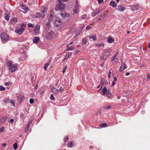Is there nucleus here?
I'll list each match as a JSON object with an SVG mask.
<instances>
[{
  "label": "nucleus",
  "instance_id": "obj_31",
  "mask_svg": "<svg viewBox=\"0 0 150 150\" xmlns=\"http://www.w3.org/2000/svg\"><path fill=\"white\" fill-rule=\"evenodd\" d=\"M33 120V118H31L30 119L29 121V122L28 123L27 125L28 127H29L30 126V124L32 122V121Z\"/></svg>",
  "mask_w": 150,
  "mask_h": 150
},
{
  "label": "nucleus",
  "instance_id": "obj_10",
  "mask_svg": "<svg viewBox=\"0 0 150 150\" xmlns=\"http://www.w3.org/2000/svg\"><path fill=\"white\" fill-rule=\"evenodd\" d=\"M40 40V38L38 37H35L33 39V42L35 43H37Z\"/></svg>",
  "mask_w": 150,
  "mask_h": 150
},
{
  "label": "nucleus",
  "instance_id": "obj_64",
  "mask_svg": "<svg viewBox=\"0 0 150 150\" xmlns=\"http://www.w3.org/2000/svg\"><path fill=\"white\" fill-rule=\"evenodd\" d=\"M117 81V79L116 76L114 77V80L113 81L116 82Z\"/></svg>",
  "mask_w": 150,
  "mask_h": 150
},
{
  "label": "nucleus",
  "instance_id": "obj_23",
  "mask_svg": "<svg viewBox=\"0 0 150 150\" xmlns=\"http://www.w3.org/2000/svg\"><path fill=\"white\" fill-rule=\"evenodd\" d=\"M12 63V61L11 60H8L6 63L7 66L8 67H9L10 68L11 67Z\"/></svg>",
  "mask_w": 150,
  "mask_h": 150
},
{
  "label": "nucleus",
  "instance_id": "obj_60",
  "mask_svg": "<svg viewBox=\"0 0 150 150\" xmlns=\"http://www.w3.org/2000/svg\"><path fill=\"white\" fill-rule=\"evenodd\" d=\"M73 11L74 13L76 14L77 12V10L76 9H75L73 10Z\"/></svg>",
  "mask_w": 150,
  "mask_h": 150
},
{
  "label": "nucleus",
  "instance_id": "obj_4",
  "mask_svg": "<svg viewBox=\"0 0 150 150\" xmlns=\"http://www.w3.org/2000/svg\"><path fill=\"white\" fill-rule=\"evenodd\" d=\"M56 20L58 23H59V24H57L56 22H55L54 23V26L55 27H58L61 24V23L63 22V21L61 18H60L59 19L58 18V19H57Z\"/></svg>",
  "mask_w": 150,
  "mask_h": 150
},
{
  "label": "nucleus",
  "instance_id": "obj_58",
  "mask_svg": "<svg viewBox=\"0 0 150 150\" xmlns=\"http://www.w3.org/2000/svg\"><path fill=\"white\" fill-rule=\"evenodd\" d=\"M91 28V27L89 26V25H87L86 28V30H88L90 29Z\"/></svg>",
  "mask_w": 150,
  "mask_h": 150
},
{
  "label": "nucleus",
  "instance_id": "obj_45",
  "mask_svg": "<svg viewBox=\"0 0 150 150\" xmlns=\"http://www.w3.org/2000/svg\"><path fill=\"white\" fill-rule=\"evenodd\" d=\"M50 99L52 100H55V98L53 96V94H52L50 97Z\"/></svg>",
  "mask_w": 150,
  "mask_h": 150
},
{
  "label": "nucleus",
  "instance_id": "obj_34",
  "mask_svg": "<svg viewBox=\"0 0 150 150\" xmlns=\"http://www.w3.org/2000/svg\"><path fill=\"white\" fill-rule=\"evenodd\" d=\"M82 42L83 44H86L87 42L86 39V38L83 39V40Z\"/></svg>",
  "mask_w": 150,
  "mask_h": 150
},
{
  "label": "nucleus",
  "instance_id": "obj_26",
  "mask_svg": "<svg viewBox=\"0 0 150 150\" xmlns=\"http://www.w3.org/2000/svg\"><path fill=\"white\" fill-rule=\"evenodd\" d=\"M104 54L105 55L109 56L110 54V52L109 50H105L104 51Z\"/></svg>",
  "mask_w": 150,
  "mask_h": 150
},
{
  "label": "nucleus",
  "instance_id": "obj_38",
  "mask_svg": "<svg viewBox=\"0 0 150 150\" xmlns=\"http://www.w3.org/2000/svg\"><path fill=\"white\" fill-rule=\"evenodd\" d=\"M5 88L2 85L0 86V91H4L5 90Z\"/></svg>",
  "mask_w": 150,
  "mask_h": 150
},
{
  "label": "nucleus",
  "instance_id": "obj_35",
  "mask_svg": "<svg viewBox=\"0 0 150 150\" xmlns=\"http://www.w3.org/2000/svg\"><path fill=\"white\" fill-rule=\"evenodd\" d=\"M13 147L14 149L15 150L16 149L18 148L17 144L16 143H15L13 144Z\"/></svg>",
  "mask_w": 150,
  "mask_h": 150
},
{
  "label": "nucleus",
  "instance_id": "obj_52",
  "mask_svg": "<svg viewBox=\"0 0 150 150\" xmlns=\"http://www.w3.org/2000/svg\"><path fill=\"white\" fill-rule=\"evenodd\" d=\"M67 65H66V66H65V67H64V70H63V71H62V72H63V73H64L65 72V70L67 69Z\"/></svg>",
  "mask_w": 150,
  "mask_h": 150
},
{
  "label": "nucleus",
  "instance_id": "obj_14",
  "mask_svg": "<svg viewBox=\"0 0 150 150\" xmlns=\"http://www.w3.org/2000/svg\"><path fill=\"white\" fill-rule=\"evenodd\" d=\"M17 66L16 64H13L12 66L11 69V72H13L15 71L16 69Z\"/></svg>",
  "mask_w": 150,
  "mask_h": 150
},
{
  "label": "nucleus",
  "instance_id": "obj_28",
  "mask_svg": "<svg viewBox=\"0 0 150 150\" xmlns=\"http://www.w3.org/2000/svg\"><path fill=\"white\" fill-rule=\"evenodd\" d=\"M21 29L22 30L24 31V30L25 29L26 26L24 23L21 24Z\"/></svg>",
  "mask_w": 150,
  "mask_h": 150
},
{
  "label": "nucleus",
  "instance_id": "obj_50",
  "mask_svg": "<svg viewBox=\"0 0 150 150\" xmlns=\"http://www.w3.org/2000/svg\"><path fill=\"white\" fill-rule=\"evenodd\" d=\"M4 131V127H2L0 128V132H3Z\"/></svg>",
  "mask_w": 150,
  "mask_h": 150
},
{
  "label": "nucleus",
  "instance_id": "obj_62",
  "mask_svg": "<svg viewBox=\"0 0 150 150\" xmlns=\"http://www.w3.org/2000/svg\"><path fill=\"white\" fill-rule=\"evenodd\" d=\"M98 1L99 4L101 3L103 1V0H98Z\"/></svg>",
  "mask_w": 150,
  "mask_h": 150
},
{
  "label": "nucleus",
  "instance_id": "obj_5",
  "mask_svg": "<svg viewBox=\"0 0 150 150\" xmlns=\"http://www.w3.org/2000/svg\"><path fill=\"white\" fill-rule=\"evenodd\" d=\"M60 14V15L62 16L63 17H64L66 18H68L69 16V13H66L65 10L62 13H61Z\"/></svg>",
  "mask_w": 150,
  "mask_h": 150
},
{
  "label": "nucleus",
  "instance_id": "obj_29",
  "mask_svg": "<svg viewBox=\"0 0 150 150\" xmlns=\"http://www.w3.org/2000/svg\"><path fill=\"white\" fill-rule=\"evenodd\" d=\"M50 62L49 61L48 62H47L46 64H45L44 67V69L45 70H46L47 69V68L49 66V65Z\"/></svg>",
  "mask_w": 150,
  "mask_h": 150
},
{
  "label": "nucleus",
  "instance_id": "obj_18",
  "mask_svg": "<svg viewBox=\"0 0 150 150\" xmlns=\"http://www.w3.org/2000/svg\"><path fill=\"white\" fill-rule=\"evenodd\" d=\"M139 7L138 6H137V5H136L133 6H132V10L137 11L139 10Z\"/></svg>",
  "mask_w": 150,
  "mask_h": 150
},
{
  "label": "nucleus",
  "instance_id": "obj_48",
  "mask_svg": "<svg viewBox=\"0 0 150 150\" xmlns=\"http://www.w3.org/2000/svg\"><path fill=\"white\" fill-rule=\"evenodd\" d=\"M24 114L23 112L21 113L20 114V117L21 119H23V116Z\"/></svg>",
  "mask_w": 150,
  "mask_h": 150
},
{
  "label": "nucleus",
  "instance_id": "obj_63",
  "mask_svg": "<svg viewBox=\"0 0 150 150\" xmlns=\"http://www.w3.org/2000/svg\"><path fill=\"white\" fill-rule=\"evenodd\" d=\"M115 82L113 81L112 83V86H114L115 84Z\"/></svg>",
  "mask_w": 150,
  "mask_h": 150
},
{
  "label": "nucleus",
  "instance_id": "obj_53",
  "mask_svg": "<svg viewBox=\"0 0 150 150\" xmlns=\"http://www.w3.org/2000/svg\"><path fill=\"white\" fill-rule=\"evenodd\" d=\"M14 121V120L13 119H11L9 121H8L9 123H13V122Z\"/></svg>",
  "mask_w": 150,
  "mask_h": 150
},
{
  "label": "nucleus",
  "instance_id": "obj_1",
  "mask_svg": "<svg viewBox=\"0 0 150 150\" xmlns=\"http://www.w3.org/2000/svg\"><path fill=\"white\" fill-rule=\"evenodd\" d=\"M59 4L57 5L55 9L56 11L60 10L62 13L66 9L65 4L61 2L60 0H58Z\"/></svg>",
  "mask_w": 150,
  "mask_h": 150
},
{
  "label": "nucleus",
  "instance_id": "obj_41",
  "mask_svg": "<svg viewBox=\"0 0 150 150\" xmlns=\"http://www.w3.org/2000/svg\"><path fill=\"white\" fill-rule=\"evenodd\" d=\"M50 26L46 25L45 27V30L46 31H48L50 28Z\"/></svg>",
  "mask_w": 150,
  "mask_h": 150
},
{
  "label": "nucleus",
  "instance_id": "obj_12",
  "mask_svg": "<svg viewBox=\"0 0 150 150\" xmlns=\"http://www.w3.org/2000/svg\"><path fill=\"white\" fill-rule=\"evenodd\" d=\"M108 90L106 87H104L102 89V94L104 96L105 95V94L108 92Z\"/></svg>",
  "mask_w": 150,
  "mask_h": 150
},
{
  "label": "nucleus",
  "instance_id": "obj_47",
  "mask_svg": "<svg viewBox=\"0 0 150 150\" xmlns=\"http://www.w3.org/2000/svg\"><path fill=\"white\" fill-rule=\"evenodd\" d=\"M29 102H30V103L31 104H33V102H34V100L33 98H30V100H29Z\"/></svg>",
  "mask_w": 150,
  "mask_h": 150
},
{
  "label": "nucleus",
  "instance_id": "obj_42",
  "mask_svg": "<svg viewBox=\"0 0 150 150\" xmlns=\"http://www.w3.org/2000/svg\"><path fill=\"white\" fill-rule=\"evenodd\" d=\"M4 18L7 21H8L9 20V16L8 14H6V15L4 16Z\"/></svg>",
  "mask_w": 150,
  "mask_h": 150
},
{
  "label": "nucleus",
  "instance_id": "obj_9",
  "mask_svg": "<svg viewBox=\"0 0 150 150\" xmlns=\"http://www.w3.org/2000/svg\"><path fill=\"white\" fill-rule=\"evenodd\" d=\"M110 5L113 8H115L117 6V4L115 1H112L110 2Z\"/></svg>",
  "mask_w": 150,
  "mask_h": 150
},
{
  "label": "nucleus",
  "instance_id": "obj_19",
  "mask_svg": "<svg viewBox=\"0 0 150 150\" xmlns=\"http://www.w3.org/2000/svg\"><path fill=\"white\" fill-rule=\"evenodd\" d=\"M17 21V18L16 17H13L11 20V22L13 25L15 24Z\"/></svg>",
  "mask_w": 150,
  "mask_h": 150
},
{
  "label": "nucleus",
  "instance_id": "obj_36",
  "mask_svg": "<svg viewBox=\"0 0 150 150\" xmlns=\"http://www.w3.org/2000/svg\"><path fill=\"white\" fill-rule=\"evenodd\" d=\"M89 39H91L92 38L94 40H96V36H90L89 37Z\"/></svg>",
  "mask_w": 150,
  "mask_h": 150
},
{
  "label": "nucleus",
  "instance_id": "obj_39",
  "mask_svg": "<svg viewBox=\"0 0 150 150\" xmlns=\"http://www.w3.org/2000/svg\"><path fill=\"white\" fill-rule=\"evenodd\" d=\"M111 107V105H109L108 106H105L104 107V109L105 110L108 109V108H110Z\"/></svg>",
  "mask_w": 150,
  "mask_h": 150
},
{
  "label": "nucleus",
  "instance_id": "obj_6",
  "mask_svg": "<svg viewBox=\"0 0 150 150\" xmlns=\"http://www.w3.org/2000/svg\"><path fill=\"white\" fill-rule=\"evenodd\" d=\"M126 65L124 63H122L121 64V66L120 68V72H122L124 69L126 68Z\"/></svg>",
  "mask_w": 150,
  "mask_h": 150
},
{
  "label": "nucleus",
  "instance_id": "obj_44",
  "mask_svg": "<svg viewBox=\"0 0 150 150\" xmlns=\"http://www.w3.org/2000/svg\"><path fill=\"white\" fill-rule=\"evenodd\" d=\"M10 102L13 104L14 106H15V100H10Z\"/></svg>",
  "mask_w": 150,
  "mask_h": 150
},
{
  "label": "nucleus",
  "instance_id": "obj_32",
  "mask_svg": "<svg viewBox=\"0 0 150 150\" xmlns=\"http://www.w3.org/2000/svg\"><path fill=\"white\" fill-rule=\"evenodd\" d=\"M68 143V145L69 146H70L71 147H72L73 146V144L72 142H69Z\"/></svg>",
  "mask_w": 150,
  "mask_h": 150
},
{
  "label": "nucleus",
  "instance_id": "obj_30",
  "mask_svg": "<svg viewBox=\"0 0 150 150\" xmlns=\"http://www.w3.org/2000/svg\"><path fill=\"white\" fill-rule=\"evenodd\" d=\"M108 56L105 55L104 54L100 56L101 58L103 59L104 60H105Z\"/></svg>",
  "mask_w": 150,
  "mask_h": 150
},
{
  "label": "nucleus",
  "instance_id": "obj_61",
  "mask_svg": "<svg viewBox=\"0 0 150 150\" xmlns=\"http://www.w3.org/2000/svg\"><path fill=\"white\" fill-rule=\"evenodd\" d=\"M68 137H67L64 140V142H67L68 140Z\"/></svg>",
  "mask_w": 150,
  "mask_h": 150
},
{
  "label": "nucleus",
  "instance_id": "obj_37",
  "mask_svg": "<svg viewBox=\"0 0 150 150\" xmlns=\"http://www.w3.org/2000/svg\"><path fill=\"white\" fill-rule=\"evenodd\" d=\"M28 26L29 28H33L34 26V24L29 23L28 24Z\"/></svg>",
  "mask_w": 150,
  "mask_h": 150
},
{
  "label": "nucleus",
  "instance_id": "obj_20",
  "mask_svg": "<svg viewBox=\"0 0 150 150\" xmlns=\"http://www.w3.org/2000/svg\"><path fill=\"white\" fill-rule=\"evenodd\" d=\"M54 93H58L59 92V90L57 89L56 88L53 87L51 90Z\"/></svg>",
  "mask_w": 150,
  "mask_h": 150
},
{
  "label": "nucleus",
  "instance_id": "obj_2",
  "mask_svg": "<svg viewBox=\"0 0 150 150\" xmlns=\"http://www.w3.org/2000/svg\"><path fill=\"white\" fill-rule=\"evenodd\" d=\"M1 38L3 42H7L9 39L8 35L6 33H3L0 35Z\"/></svg>",
  "mask_w": 150,
  "mask_h": 150
},
{
  "label": "nucleus",
  "instance_id": "obj_49",
  "mask_svg": "<svg viewBox=\"0 0 150 150\" xmlns=\"http://www.w3.org/2000/svg\"><path fill=\"white\" fill-rule=\"evenodd\" d=\"M96 45L98 47L102 46H103L104 45V44L103 43H101V44H96Z\"/></svg>",
  "mask_w": 150,
  "mask_h": 150
},
{
  "label": "nucleus",
  "instance_id": "obj_22",
  "mask_svg": "<svg viewBox=\"0 0 150 150\" xmlns=\"http://www.w3.org/2000/svg\"><path fill=\"white\" fill-rule=\"evenodd\" d=\"M114 41V40L110 37H108L107 42L108 43H111Z\"/></svg>",
  "mask_w": 150,
  "mask_h": 150
},
{
  "label": "nucleus",
  "instance_id": "obj_16",
  "mask_svg": "<svg viewBox=\"0 0 150 150\" xmlns=\"http://www.w3.org/2000/svg\"><path fill=\"white\" fill-rule=\"evenodd\" d=\"M117 7L119 8H117L119 10L121 11H123L125 9V8L121 5H118Z\"/></svg>",
  "mask_w": 150,
  "mask_h": 150
},
{
  "label": "nucleus",
  "instance_id": "obj_59",
  "mask_svg": "<svg viewBox=\"0 0 150 150\" xmlns=\"http://www.w3.org/2000/svg\"><path fill=\"white\" fill-rule=\"evenodd\" d=\"M147 79H150V74L149 73H148L147 76ZM148 80V79H147Z\"/></svg>",
  "mask_w": 150,
  "mask_h": 150
},
{
  "label": "nucleus",
  "instance_id": "obj_55",
  "mask_svg": "<svg viewBox=\"0 0 150 150\" xmlns=\"http://www.w3.org/2000/svg\"><path fill=\"white\" fill-rule=\"evenodd\" d=\"M11 83L6 82L5 83V85L6 86H9Z\"/></svg>",
  "mask_w": 150,
  "mask_h": 150
},
{
  "label": "nucleus",
  "instance_id": "obj_57",
  "mask_svg": "<svg viewBox=\"0 0 150 150\" xmlns=\"http://www.w3.org/2000/svg\"><path fill=\"white\" fill-rule=\"evenodd\" d=\"M46 25L49 26H50V21H48Z\"/></svg>",
  "mask_w": 150,
  "mask_h": 150
},
{
  "label": "nucleus",
  "instance_id": "obj_54",
  "mask_svg": "<svg viewBox=\"0 0 150 150\" xmlns=\"http://www.w3.org/2000/svg\"><path fill=\"white\" fill-rule=\"evenodd\" d=\"M29 127H27V128H25V132H28L29 130Z\"/></svg>",
  "mask_w": 150,
  "mask_h": 150
},
{
  "label": "nucleus",
  "instance_id": "obj_46",
  "mask_svg": "<svg viewBox=\"0 0 150 150\" xmlns=\"http://www.w3.org/2000/svg\"><path fill=\"white\" fill-rule=\"evenodd\" d=\"M40 17V13H37L35 16V17L36 18H38Z\"/></svg>",
  "mask_w": 150,
  "mask_h": 150
},
{
  "label": "nucleus",
  "instance_id": "obj_7",
  "mask_svg": "<svg viewBox=\"0 0 150 150\" xmlns=\"http://www.w3.org/2000/svg\"><path fill=\"white\" fill-rule=\"evenodd\" d=\"M23 97V93H20L18 96V100L19 103H21L22 99Z\"/></svg>",
  "mask_w": 150,
  "mask_h": 150
},
{
  "label": "nucleus",
  "instance_id": "obj_3",
  "mask_svg": "<svg viewBox=\"0 0 150 150\" xmlns=\"http://www.w3.org/2000/svg\"><path fill=\"white\" fill-rule=\"evenodd\" d=\"M40 26L39 25H36L34 29V31L35 34L36 35L38 34L40 32Z\"/></svg>",
  "mask_w": 150,
  "mask_h": 150
},
{
  "label": "nucleus",
  "instance_id": "obj_8",
  "mask_svg": "<svg viewBox=\"0 0 150 150\" xmlns=\"http://www.w3.org/2000/svg\"><path fill=\"white\" fill-rule=\"evenodd\" d=\"M53 34V32H49L46 35V39H50L52 36Z\"/></svg>",
  "mask_w": 150,
  "mask_h": 150
},
{
  "label": "nucleus",
  "instance_id": "obj_40",
  "mask_svg": "<svg viewBox=\"0 0 150 150\" xmlns=\"http://www.w3.org/2000/svg\"><path fill=\"white\" fill-rule=\"evenodd\" d=\"M100 127H104L107 126V124L106 123H103L100 125Z\"/></svg>",
  "mask_w": 150,
  "mask_h": 150
},
{
  "label": "nucleus",
  "instance_id": "obj_11",
  "mask_svg": "<svg viewBox=\"0 0 150 150\" xmlns=\"http://www.w3.org/2000/svg\"><path fill=\"white\" fill-rule=\"evenodd\" d=\"M7 118L6 116L3 117L0 119V123L2 124L4 122Z\"/></svg>",
  "mask_w": 150,
  "mask_h": 150
},
{
  "label": "nucleus",
  "instance_id": "obj_15",
  "mask_svg": "<svg viewBox=\"0 0 150 150\" xmlns=\"http://www.w3.org/2000/svg\"><path fill=\"white\" fill-rule=\"evenodd\" d=\"M15 31L17 33L20 35L22 34L23 31L22 30L21 28H18Z\"/></svg>",
  "mask_w": 150,
  "mask_h": 150
},
{
  "label": "nucleus",
  "instance_id": "obj_43",
  "mask_svg": "<svg viewBox=\"0 0 150 150\" xmlns=\"http://www.w3.org/2000/svg\"><path fill=\"white\" fill-rule=\"evenodd\" d=\"M107 93V97L108 98H110V96H111V93L109 91H108Z\"/></svg>",
  "mask_w": 150,
  "mask_h": 150
},
{
  "label": "nucleus",
  "instance_id": "obj_17",
  "mask_svg": "<svg viewBox=\"0 0 150 150\" xmlns=\"http://www.w3.org/2000/svg\"><path fill=\"white\" fill-rule=\"evenodd\" d=\"M74 49V46H71L69 47V44L67 46V51H68L70 50H73Z\"/></svg>",
  "mask_w": 150,
  "mask_h": 150
},
{
  "label": "nucleus",
  "instance_id": "obj_33",
  "mask_svg": "<svg viewBox=\"0 0 150 150\" xmlns=\"http://www.w3.org/2000/svg\"><path fill=\"white\" fill-rule=\"evenodd\" d=\"M58 88H59V87H60L59 90H60V91L62 92L64 91V88L62 86H60V84H59V85L58 86Z\"/></svg>",
  "mask_w": 150,
  "mask_h": 150
},
{
  "label": "nucleus",
  "instance_id": "obj_27",
  "mask_svg": "<svg viewBox=\"0 0 150 150\" xmlns=\"http://www.w3.org/2000/svg\"><path fill=\"white\" fill-rule=\"evenodd\" d=\"M47 12V11H43V10L42 11V12L40 13V17H44L45 15V13H46Z\"/></svg>",
  "mask_w": 150,
  "mask_h": 150
},
{
  "label": "nucleus",
  "instance_id": "obj_56",
  "mask_svg": "<svg viewBox=\"0 0 150 150\" xmlns=\"http://www.w3.org/2000/svg\"><path fill=\"white\" fill-rule=\"evenodd\" d=\"M86 16V15H83L82 16V19H84Z\"/></svg>",
  "mask_w": 150,
  "mask_h": 150
},
{
  "label": "nucleus",
  "instance_id": "obj_24",
  "mask_svg": "<svg viewBox=\"0 0 150 150\" xmlns=\"http://www.w3.org/2000/svg\"><path fill=\"white\" fill-rule=\"evenodd\" d=\"M105 82V79L103 78H101V82L100 83V85L101 86V88L99 89V90L101 89V88H102V86L104 85V83Z\"/></svg>",
  "mask_w": 150,
  "mask_h": 150
},
{
  "label": "nucleus",
  "instance_id": "obj_13",
  "mask_svg": "<svg viewBox=\"0 0 150 150\" xmlns=\"http://www.w3.org/2000/svg\"><path fill=\"white\" fill-rule=\"evenodd\" d=\"M21 7L22 9L26 11H28L29 9L28 8L25 4H22L21 5Z\"/></svg>",
  "mask_w": 150,
  "mask_h": 150
},
{
  "label": "nucleus",
  "instance_id": "obj_21",
  "mask_svg": "<svg viewBox=\"0 0 150 150\" xmlns=\"http://www.w3.org/2000/svg\"><path fill=\"white\" fill-rule=\"evenodd\" d=\"M106 16V14H102L99 18V20L100 21H102L104 18L105 16Z\"/></svg>",
  "mask_w": 150,
  "mask_h": 150
},
{
  "label": "nucleus",
  "instance_id": "obj_51",
  "mask_svg": "<svg viewBox=\"0 0 150 150\" xmlns=\"http://www.w3.org/2000/svg\"><path fill=\"white\" fill-rule=\"evenodd\" d=\"M9 99H6L5 100L4 102L6 103H9Z\"/></svg>",
  "mask_w": 150,
  "mask_h": 150
},
{
  "label": "nucleus",
  "instance_id": "obj_25",
  "mask_svg": "<svg viewBox=\"0 0 150 150\" xmlns=\"http://www.w3.org/2000/svg\"><path fill=\"white\" fill-rule=\"evenodd\" d=\"M100 12V10L99 9H96L93 13V15L94 16H96Z\"/></svg>",
  "mask_w": 150,
  "mask_h": 150
}]
</instances>
